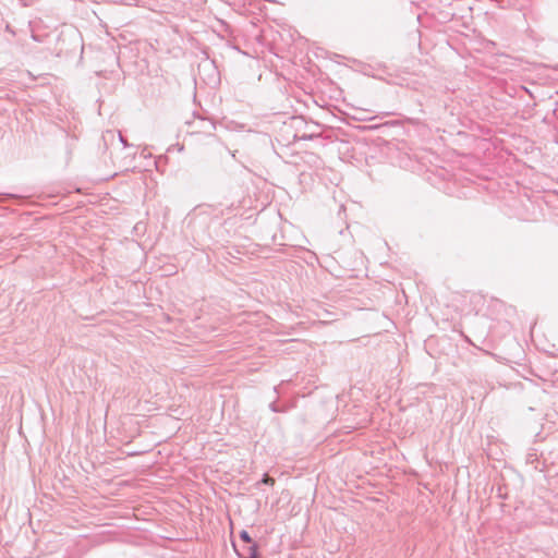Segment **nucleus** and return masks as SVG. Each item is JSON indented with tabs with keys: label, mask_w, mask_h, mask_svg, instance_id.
I'll use <instances>...</instances> for the list:
<instances>
[{
	"label": "nucleus",
	"mask_w": 558,
	"mask_h": 558,
	"mask_svg": "<svg viewBox=\"0 0 558 558\" xmlns=\"http://www.w3.org/2000/svg\"><path fill=\"white\" fill-rule=\"evenodd\" d=\"M240 537L245 542V543H248L251 544V546L248 547V554L250 556L248 557H245V558H258L257 557V546L255 544L252 543V538L251 536L248 535V533L246 531H242L240 533Z\"/></svg>",
	"instance_id": "obj_1"
},
{
	"label": "nucleus",
	"mask_w": 558,
	"mask_h": 558,
	"mask_svg": "<svg viewBox=\"0 0 558 558\" xmlns=\"http://www.w3.org/2000/svg\"><path fill=\"white\" fill-rule=\"evenodd\" d=\"M274 478L269 477V476H266L264 480H263V483L265 484H268V485H272L274 484Z\"/></svg>",
	"instance_id": "obj_2"
}]
</instances>
